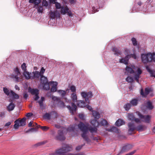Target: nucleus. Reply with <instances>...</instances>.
Returning a JSON list of instances; mask_svg holds the SVG:
<instances>
[{"instance_id":"obj_40","label":"nucleus","mask_w":155,"mask_h":155,"mask_svg":"<svg viewBox=\"0 0 155 155\" xmlns=\"http://www.w3.org/2000/svg\"><path fill=\"white\" fill-rule=\"evenodd\" d=\"M71 97L73 102H75L77 100V96L75 93H73L71 94Z\"/></svg>"},{"instance_id":"obj_52","label":"nucleus","mask_w":155,"mask_h":155,"mask_svg":"<svg viewBox=\"0 0 155 155\" xmlns=\"http://www.w3.org/2000/svg\"><path fill=\"white\" fill-rule=\"evenodd\" d=\"M55 4L56 8L57 9H59L61 8L62 6H61V5L60 3L56 2Z\"/></svg>"},{"instance_id":"obj_29","label":"nucleus","mask_w":155,"mask_h":155,"mask_svg":"<svg viewBox=\"0 0 155 155\" xmlns=\"http://www.w3.org/2000/svg\"><path fill=\"white\" fill-rule=\"evenodd\" d=\"M125 122L121 119H118L115 123V125L117 126H120L123 125L124 124Z\"/></svg>"},{"instance_id":"obj_20","label":"nucleus","mask_w":155,"mask_h":155,"mask_svg":"<svg viewBox=\"0 0 155 155\" xmlns=\"http://www.w3.org/2000/svg\"><path fill=\"white\" fill-rule=\"evenodd\" d=\"M146 68L147 71L150 74V77L155 78V71L150 69V68L148 66H146Z\"/></svg>"},{"instance_id":"obj_5","label":"nucleus","mask_w":155,"mask_h":155,"mask_svg":"<svg viewBox=\"0 0 155 155\" xmlns=\"http://www.w3.org/2000/svg\"><path fill=\"white\" fill-rule=\"evenodd\" d=\"M26 118L23 117L21 120L19 118L16 120L14 122V128L17 129H18L20 126H23L25 125H26Z\"/></svg>"},{"instance_id":"obj_36","label":"nucleus","mask_w":155,"mask_h":155,"mask_svg":"<svg viewBox=\"0 0 155 155\" xmlns=\"http://www.w3.org/2000/svg\"><path fill=\"white\" fill-rule=\"evenodd\" d=\"M30 92L32 95H35L39 94V91L38 89H31L30 91Z\"/></svg>"},{"instance_id":"obj_1","label":"nucleus","mask_w":155,"mask_h":155,"mask_svg":"<svg viewBox=\"0 0 155 155\" xmlns=\"http://www.w3.org/2000/svg\"><path fill=\"white\" fill-rule=\"evenodd\" d=\"M78 127L80 130L83 132L81 134V136L83 139L87 143L91 142V140L88 138L87 135V132L89 131L91 134L96 133L97 131V127H89L88 123L84 124L82 122H80L78 124Z\"/></svg>"},{"instance_id":"obj_55","label":"nucleus","mask_w":155,"mask_h":155,"mask_svg":"<svg viewBox=\"0 0 155 155\" xmlns=\"http://www.w3.org/2000/svg\"><path fill=\"white\" fill-rule=\"evenodd\" d=\"M36 8H37V11L38 12L41 13L43 11V8L42 6H40Z\"/></svg>"},{"instance_id":"obj_51","label":"nucleus","mask_w":155,"mask_h":155,"mask_svg":"<svg viewBox=\"0 0 155 155\" xmlns=\"http://www.w3.org/2000/svg\"><path fill=\"white\" fill-rule=\"evenodd\" d=\"M131 41L134 46H135L137 45V41L136 40V39L135 38H132L131 39Z\"/></svg>"},{"instance_id":"obj_45","label":"nucleus","mask_w":155,"mask_h":155,"mask_svg":"<svg viewBox=\"0 0 155 155\" xmlns=\"http://www.w3.org/2000/svg\"><path fill=\"white\" fill-rule=\"evenodd\" d=\"M58 102V105L59 106L61 107H65V105L64 102L61 101L60 100Z\"/></svg>"},{"instance_id":"obj_23","label":"nucleus","mask_w":155,"mask_h":155,"mask_svg":"<svg viewBox=\"0 0 155 155\" xmlns=\"http://www.w3.org/2000/svg\"><path fill=\"white\" fill-rule=\"evenodd\" d=\"M61 10L60 12L61 14L65 15L69 10V9L68 7L66 6L65 7L62 6L61 8Z\"/></svg>"},{"instance_id":"obj_13","label":"nucleus","mask_w":155,"mask_h":155,"mask_svg":"<svg viewBox=\"0 0 155 155\" xmlns=\"http://www.w3.org/2000/svg\"><path fill=\"white\" fill-rule=\"evenodd\" d=\"M151 91V88H146L145 89V92H144L143 89H142L141 90L140 94L142 97H146Z\"/></svg>"},{"instance_id":"obj_26","label":"nucleus","mask_w":155,"mask_h":155,"mask_svg":"<svg viewBox=\"0 0 155 155\" xmlns=\"http://www.w3.org/2000/svg\"><path fill=\"white\" fill-rule=\"evenodd\" d=\"M50 16L51 18H55L56 17L58 16H60V14L59 12H58L57 11L55 12H51L50 13Z\"/></svg>"},{"instance_id":"obj_22","label":"nucleus","mask_w":155,"mask_h":155,"mask_svg":"<svg viewBox=\"0 0 155 155\" xmlns=\"http://www.w3.org/2000/svg\"><path fill=\"white\" fill-rule=\"evenodd\" d=\"M77 104L78 107H85V103L84 101H77Z\"/></svg>"},{"instance_id":"obj_57","label":"nucleus","mask_w":155,"mask_h":155,"mask_svg":"<svg viewBox=\"0 0 155 155\" xmlns=\"http://www.w3.org/2000/svg\"><path fill=\"white\" fill-rule=\"evenodd\" d=\"M75 128L74 127H70L68 128L67 130L69 132H73L74 131Z\"/></svg>"},{"instance_id":"obj_37","label":"nucleus","mask_w":155,"mask_h":155,"mask_svg":"<svg viewBox=\"0 0 155 155\" xmlns=\"http://www.w3.org/2000/svg\"><path fill=\"white\" fill-rule=\"evenodd\" d=\"M107 121L105 119H102L99 123V125L101 126H106L108 124Z\"/></svg>"},{"instance_id":"obj_56","label":"nucleus","mask_w":155,"mask_h":155,"mask_svg":"<svg viewBox=\"0 0 155 155\" xmlns=\"http://www.w3.org/2000/svg\"><path fill=\"white\" fill-rule=\"evenodd\" d=\"M70 90L71 91L74 93L76 90V87L72 85L70 87Z\"/></svg>"},{"instance_id":"obj_9","label":"nucleus","mask_w":155,"mask_h":155,"mask_svg":"<svg viewBox=\"0 0 155 155\" xmlns=\"http://www.w3.org/2000/svg\"><path fill=\"white\" fill-rule=\"evenodd\" d=\"M127 126L128 128V133L130 134H131L135 130H136L137 127L135 126L134 124L132 121L129 122Z\"/></svg>"},{"instance_id":"obj_43","label":"nucleus","mask_w":155,"mask_h":155,"mask_svg":"<svg viewBox=\"0 0 155 155\" xmlns=\"http://www.w3.org/2000/svg\"><path fill=\"white\" fill-rule=\"evenodd\" d=\"M150 53V55H151V57H150L151 62L152 61L155 62V53Z\"/></svg>"},{"instance_id":"obj_50","label":"nucleus","mask_w":155,"mask_h":155,"mask_svg":"<svg viewBox=\"0 0 155 155\" xmlns=\"http://www.w3.org/2000/svg\"><path fill=\"white\" fill-rule=\"evenodd\" d=\"M85 144L84 143L83 145H79L76 148L75 150L76 151H80L82 148V147L85 145Z\"/></svg>"},{"instance_id":"obj_25","label":"nucleus","mask_w":155,"mask_h":155,"mask_svg":"<svg viewBox=\"0 0 155 155\" xmlns=\"http://www.w3.org/2000/svg\"><path fill=\"white\" fill-rule=\"evenodd\" d=\"M10 97L14 99H18L19 98V95L13 92L12 90L10 91V94L9 95Z\"/></svg>"},{"instance_id":"obj_15","label":"nucleus","mask_w":155,"mask_h":155,"mask_svg":"<svg viewBox=\"0 0 155 155\" xmlns=\"http://www.w3.org/2000/svg\"><path fill=\"white\" fill-rule=\"evenodd\" d=\"M147 128V127L145 125H139L136 127V130L139 132H142L145 130Z\"/></svg>"},{"instance_id":"obj_24","label":"nucleus","mask_w":155,"mask_h":155,"mask_svg":"<svg viewBox=\"0 0 155 155\" xmlns=\"http://www.w3.org/2000/svg\"><path fill=\"white\" fill-rule=\"evenodd\" d=\"M10 97L14 99H18L19 98V95L13 92L12 90L10 91V94L9 95Z\"/></svg>"},{"instance_id":"obj_42","label":"nucleus","mask_w":155,"mask_h":155,"mask_svg":"<svg viewBox=\"0 0 155 155\" xmlns=\"http://www.w3.org/2000/svg\"><path fill=\"white\" fill-rule=\"evenodd\" d=\"M128 118L129 120L133 121L135 117L133 114H128Z\"/></svg>"},{"instance_id":"obj_49","label":"nucleus","mask_w":155,"mask_h":155,"mask_svg":"<svg viewBox=\"0 0 155 155\" xmlns=\"http://www.w3.org/2000/svg\"><path fill=\"white\" fill-rule=\"evenodd\" d=\"M21 68L24 71H26L27 70V68L26 65V64L24 63L21 65Z\"/></svg>"},{"instance_id":"obj_6","label":"nucleus","mask_w":155,"mask_h":155,"mask_svg":"<svg viewBox=\"0 0 155 155\" xmlns=\"http://www.w3.org/2000/svg\"><path fill=\"white\" fill-rule=\"evenodd\" d=\"M81 95L83 98L85 99V100L86 103L89 104L90 101L89 98H91L93 96L92 92L90 91L87 93L85 92H82L81 93Z\"/></svg>"},{"instance_id":"obj_64","label":"nucleus","mask_w":155,"mask_h":155,"mask_svg":"<svg viewBox=\"0 0 155 155\" xmlns=\"http://www.w3.org/2000/svg\"><path fill=\"white\" fill-rule=\"evenodd\" d=\"M39 94H37L35 95V96L33 97V98L35 101L37 100L39 98L38 96Z\"/></svg>"},{"instance_id":"obj_17","label":"nucleus","mask_w":155,"mask_h":155,"mask_svg":"<svg viewBox=\"0 0 155 155\" xmlns=\"http://www.w3.org/2000/svg\"><path fill=\"white\" fill-rule=\"evenodd\" d=\"M51 84H53V85L51 89V92H54L57 91V86L58 85V82H51Z\"/></svg>"},{"instance_id":"obj_58","label":"nucleus","mask_w":155,"mask_h":155,"mask_svg":"<svg viewBox=\"0 0 155 155\" xmlns=\"http://www.w3.org/2000/svg\"><path fill=\"white\" fill-rule=\"evenodd\" d=\"M111 129L112 132H118V128L116 127H111Z\"/></svg>"},{"instance_id":"obj_21","label":"nucleus","mask_w":155,"mask_h":155,"mask_svg":"<svg viewBox=\"0 0 155 155\" xmlns=\"http://www.w3.org/2000/svg\"><path fill=\"white\" fill-rule=\"evenodd\" d=\"M41 0H29V2L31 4H33L35 7L38 6L39 4L41 2Z\"/></svg>"},{"instance_id":"obj_18","label":"nucleus","mask_w":155,"mask_h":155,"mask_svg":"<svg viewBox=\"0 0 155 155\" xmlns=\"http://www.w3.org/2000/svg\"><path fill=\"white\" fill-rule=\"evenodd\" d=\"M129 59V56L127 55L124 58L120 59L119 61L120 63H123L127 65L128 63V61Z\"/></svg>"},{"instance_id":"obj_2","label":"nucleus","mask_w":155,"mask_h":155,"mask_svg":"<svg viewBox=\"0 0 155 155\" xmlns=\"http://www.w3.org/2000/svg\"><path fill=\"white\" fill-rule=\"evenodd\" d=\"M72 150L71 146L69 145H66L63 147L56 150L54 153H49V155H75L72 153H68V152Z\"/></svg>"},{"instance_id":"obj_62","label":"nucleus","mask_w":155,"mask_h":155,"mask_svg":"<svg viewBox=\"0 0 155 155\" xmlns=\"http://www.w3.org/2000/svg\"><path fill=\"white\" fill-rule=\"evenodd\" d=\"M85 107H86L90 111H92V112L94 111L93 110V108L91 107V106L89 105H85Z\"/></svg>"},{"instance_id":"obj_53","label":"nucleus","mask_w":155,"mask_h":155,"mask_svg":"<svg viewBox=\"0 0 155 155\" xmlns=\"http://www.w3.org/2000/svg\"><path fill=\"white\" fill-rule=\"evenodd\" d=\"M140 78V75L137 74H135L134 75V78L136 80V81L138 83L139 82V79Z\"/></svg>"},{"instance_id":"obj_10","label":"nucleus","mask_w":155,"mask_h":155,"mask_svg":"<svg viewBox=\"0 0 155 155\" xmlns=\"http://www.w3.org/2000/svg\"><path fill=\"white\" fill-rule=\"evenodd\" d=\"M71 106L70 105L66 106L67 107L69 110L71 114H74L75 113L77 110V106L73 103H71Z\"/></svg>"},{"instance_id":"obj_38","label":"nucleus","mask_w":155,"mask_h":155,"mask_svg":"<svg viewBox=\"0 0 155 155\" xmlns=\"http://www.w3.org/2000/svg\"><path fill=\"white\" fill-rule=\"evenodd\" d=\"M126 71L128 73L130 74H133L134 73V72L133 69L129 66H127L126 68Z\"/></svg>"},{"instance_id":"obj_30","label":"nucleus","mask_w":155,"mask_h":155,"mask_svg":"<svg viewBox=\"0 0 155 155\" xmlns=\"http://www.w3.org/2000/svg\"><path fill=\"white\" fill-rule=\"evenodd\" d=\"M31 73H29L27 71H24L23 74L25 78L27 79H31Z\"/></svg>"},{"instance_id":"obj_28","label":"nucleus","mask_w":155,"mask_h":155,"mask_svg":"<svg viewBox=\"0 0 155 155\" xmlns=\"http://www.w3.org/2000/svg\"><path fill=\"white\" fill-rule=\"evenodd\" d=\"M64 91L61 90H58L57 92L63 98L66 95L67 93V91Z\"/></svg>"},{"instance_id":"obj_61","label":"nucleus","mask_w":155,"mask_h":155,"mask_svg":"<svg viewBox=\"0 0 155 155\" xmlns=\"http://www.w3.org/2000/svg\"><path fill=\"white\" fill-rule=\"evenodd\" d=\"M127 55L129 56V58L131 57L135 59L137 58V56L135 54H130V55Z\"/></svg>"},{"instance_id":"obj_47","label":"nucleus","mask_w":155,"mask_h":155,"mask_svg":"<svg viewBox=\"0 0 155 155\" xmlns=\"http://www.w3.org/2000/svg\"><path fill=\"white\" fill-rule=\"evenodd\" d=\"M3 91L5 94L8 96L10 95V93L9 90L6 87H4L3 88Z\"/></svg>"},{"instance_id":"obj_48","label":"nucleus","mask_w":155,"mask_h":155,"mask_svg":"<svg viewBox=\"0 0 155 155\" xmlns=\"http://www.w3.org/2000/svg\"><path fill=\"white\" fill-rule=\"evenodd\" d=\"M126 80L127 82L129 83H132L134 81L133 78L130 77H128L126 78Z\"/></svg>"},{"instance_id":"obj_46","label":"nucleus","mask_w":155,"mask_h":155,"mask_svg":"<svg viewBox=\"0 0 155 155\" xmlns=\"http://www.w3.org/2000/svg\"><path fill=\"white\" fill-rule=\"evenodd\" d=\"M51 117V114L48 113H45L44 116V118L48 120H50Z\"/></svg>"},{"instance_id":"obj_16","label":"nucleus","mask_w":155,"mask_h":155,"mask_svg":"<svg viewBox=\"0 0 155 155\" xmlns=\"http://www.w3.org/2000/svg\"><path fill=\"white\" fill-rule=\"evenodd\" d=\"M45 100V97H41V100L37 102L39 104L40 108L42 110L44 109L45 108L43 103V101Z\"/></svg>"},{"instance_id":"obj_3","label":"nucleus","mask_w":155,"mask_h":155,"mask_svg":"<svg viewBox=\"0 0 155 155\" xmlns=\"http://www.w3.org/2000/svg\"><path fill=\"white\" fill-rule=\"evenodd\" d=\"M21 73L18 67H16L13 70L11 75V78L16 82H19L21 79Z\"/></svg>"},{"instance_id":"obj_27","label":"nucleus","mask_w":155,"mask_h":155,"mask_svg":"<svg viewBox=\"0 0 155 155\" xmlns=\"http://www.w3.org/2000/svg\"><path fill=\"white\" fill-rule=\"evenodd\" d=\"M138 100L137 99H133L130 102V103L132 106H136L138 103Z\"/></svg>"},{"instance_id":"obj_35","label":"nucleus","mask_w":155,"mask_h":155,"mask_svg":"<svg viewBox=\"0 0 155 155\" xmlns=\"http://www.w3.org/2000/svg\"><path fill=\"white\" fill-rule=\"evenodd\" d=\"M51 84V82L43 84V88L45 90H48L50 89L49 84Z\"/></svg>"},{"instance_id":"obj_31","label":"nucleus","mask_w":155,"mask_h":155,"mask_svg":"<svg viewBox=\"0 0 155 155\" xmlns=\"http://www.w3.org/2000/svg\"><path fill=\"white\" fill-rule=\"evenodd\" d=\"M146 107L149 110L153 109L154 107L153 105H152V102L150 101H148L147 102Z\"/></svg>"},{"instance_id":"obj_14","label":"nucleus","mask_w":155,"mask_h":155,"mask_svg":"<svg viewBox=\"0 0 155 155\" xmlns=\"http://www.w3.org/2000/svg\"><path fill=\"white\" fill-rule=\"evenodd\" d=\"M132 147V145L130 144L125 145L123 147L120 153H122L124 152H127L131 149Z\"/></svg>"},{"instance_id":"obj_8","label":"nucleus","mask_w":155,"mask_h":155,"mask_svg":"<svg viewBox=\"0 0 155 155\" xmlns=\"http://www.w3.org/2000/svg\"><path fill=\"white\" fill-rule=\"evenodd\" d=\"M138 115L142 121L146 123H149L150 121L151 117L150 115H143L140 113L139 112Z\"/></svg>"},{"instance_id":"obj_4","label":"nucleus","mask_w":155,"mask_h":155,"mask_svg":"<svg viewBox=\"0 0 155 155\" xmlns=\"http://www.w3.org/2000/svg\"><path fill=\"white\" fill-rule=\"evenodd\" d=\"M93 115L94 117V119L91 120L90 123L94 126L97 127L99 126V123L97 121V120L100 117V114L97 111H93Z\"/></svg>"},{"instance_id":"obj_59","label":"nucleus","mask_w":155,"mask_h":155,"mask_svg":"<svg viewBox=\"0 0 155 155\" xmlns=\"http://www.w3.org/2000/svg\"><path fill=\"white\" fill-rule=\"evenodd\" d=\"M42 5L44 6H47L48 5V2L46 0H43L42 2Z\"/></svg>"},{"instance_id":"obj_12","label":"nucleus","mask_w":155,"mask_h":155,"mask_svg":"<svg viewBox=\"0 0 155 155\" xmlns=\"http://www.w3.org/2000/svg\"><path fill=\"white\" fill-rule=\"evenodd\" d=\"M55 139L60 140H65V138L64 136L63 132L62 130H59L58 131V135L55 137Z\"/></svg>"},{"instance_id":"obj_32","label":"nucleus","mask_w":155,"mask_h":155,"mask_svg":"<svg viewBox=\"0 0 155 155\" xmlns=\"http://www.w3.org/2000/svg\"><path fill=\"white\" fill-rule=\"evenodd\" d=\"M15 107V105L12 102H11L7 107V110L9 111H12L14 109Z\"/></svg>"},{"instance_id":"obj_34","label":"nucleus","mask_w":155,"mask_h":155,"mask_svg":"<svg viewBox=\"0 0 155 155\" xmlns=\"http://www.w3.org/2000/svg\"><path fill=\"white\" fill-rule=\"evenodd\" d=\"M51 117L52 118L54 119L58 117V115L57 112L54 111H52L50 112Z\"/></svg>"},{"instance_id":"obj_19","label":"nucleus","mask_w":155,"mask_h":155,"mask_svg":"<svg viewBox=\"0 0 155 155\" xmlns=\"http://www.w3.org/2000/svg\"><path fill=\"white\" fill-rule=\"evenodd\" d=\"M112 51L114 52V54L117 56L120 55L122 54V51L119 48L116 47H114L112 49Z\"/></svg>"},{"instance_id":"obj_44","label":"nucleus","mask_w":155,"mask_h":155,"mask_svg":"<svg viewBox=\"0 0 155 155\" xmlns=\"http://www.w3.org/2000/svg\"><path fill=\"white\" fill-rule=\"evenodd\" d=\"M38 127L40 128L44 131H47L48 130L49 128L48 127L41 126L40 125L38 126Z\"/></svg>"},{"instance_id":"obj_60","label":"nucleus","mask_w":155,"mask_h":155,"mask_svg":"<svg viewBox=\"0 0 155 155\" xmlns=\"http://www.w3.org/2000/svg\"><path fill=\"white\" fill-rule=\"evenodd\" d=\"M45 72V69L43 67H42L40 73L41 74V76H44L43 74Z\"/></svg>"},{"instance_id":"obj_63","label":"nucleus","mask_w":155,"mask_h":155,"mask_svg":"<svg viewBox=\"0 0 155 155\" xmlns=\"http://www.w3.org/2000/svg\"><path fill=\"white\" fill-rule=\"evenodd\" d=\"M142 73V71L141 70V69H140V68H138L137 69V74H136L139 75L140 76V74Z\"/></svg>"},{"instance_id":"obj_54","label":"nucleus","mask_w":155,"mask_h":155,"mask_svg":"<svg viewBox=\"0 0 155 155\" xmlns=\"http://www.w3.org/2000/svg\"><path fill=\"white\" fill-rule=\"evenodd\" d=\"M51 98L53 101L57 102H58L60 99L58 97L54 96H52Z\"/></svg>"},{"instance_id":"obj_33","label":"nucleus","mask_w":155,"mask_h":155,"mask_svg":"<svg viewBox=\"0 0 155 155\" xmlns=\"http://www.w3.org/2000/svg\"><path fill=\"white\" fill-rule=\"evenodd\" d=\"M41 83L42 84L48 83L47 78L44 76H42L41 78Z\"/></svg>"},{"instance_id":"obj_41","label":"nucleus","mask_w":155,"mask_h":155,"mask_svg":"<svg viewBox=\"0 0 155 155\" xmlns=\"http://www.w3.org/2000/svg\"><path fill=\"white\" fill-rule=\"evenodd\" d=\"M47 143V142L45 141H43L41 142H39L35 144L34 146L35 147H38V146H41V145H44L45 143Z\"/></svg>"},{"instance_id":"obj_39","label":"nucleus","mask_w":155,"mask_h":155,"mask_svg":"<svg viewBox=\"0 0 155 155\" xmlns=\"http://www.w3.org/2000/svg\"><path fill=\"white\" fill-rule=\"evenodd\" d=\"M131 106L130 103H127L124 105V107L126 110L128 111L130 109Z\"/></svg>"},{"instance_id":"obj_7","label":"nucleus","mask_w":155,"mask_h":155,"mask_svg":"<svg viewBox=\"0 0 155 155\" xmlns=\"http://www.w3.org/2000/svg\"><path fill=\"white\" fill-rule=\"evenodd\" d=\"M151 55L150 53L146 54H141V58L142 62L144 64H146L149 62H151L150 57Z\"/></svg>"},{"instance_id":"obj_11","label":"nucleus","mask_w":155,"mask_h":155,"mask_svg":"<svg viewBox=\"0 0 155 155\" xmlns=\"http://www.w3.org/2000/svg\"><path fill=\"white\" fill-rule=\"evenodd\" d=\"M42 77L40 72L38 71H35L31 73V79H38Z\"/></svg>"}]
</instances>
